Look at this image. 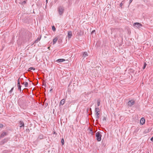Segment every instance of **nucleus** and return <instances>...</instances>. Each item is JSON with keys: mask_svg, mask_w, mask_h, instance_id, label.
<instances>
[{"mask_svg": "<svg viewBox=\"0 0 153 153\" xmlns=\"http://www.w3.org/2000/svg\"><path fill=\"white\" fill-rule=\"evenodd\" d=\"M95 113H99L100 109L98 108H95Z\"/></svg>", "mask_w": 153, "mask_h": 153, "instance_id": "2eb2a0df", "label": "nucleus"}, {"mask_svg": "<svg viewBox=\"0 0 153 153\" xmlns=\"http://www.w3.org/2000/svg\"><path fill=\"white\" fill-rule=\"evenodd\" d=\"M19 3L22 4H23L26 3V1H24L22 2H21V3L19 2Z\"/></svg>", "mask_w": 153, "mask_h": 153, "instance_id": "bb28decb", "label": "nucleus"}, {"mask_svg": "<svg viewBox=\"0 0 153 153\" xmlns=\"http://www.w3.org/2000/svg\"><path fill=\"white\" fill-rule=\"evenodd\" d=\"M96 134H100V132H99V131H98V132H97L96 133Z\"/></svg>", "mask_w": 153, "mask_h": 153, "instance_id": "58836bf2", "label": "nucleus"}, {"mask_svg": "<svg viewBox=\"0 0 153 153\" xmlns=\"http://www.w3.org/2000/svg\"><path fill=\"white\" fill-rule=\"evenodd\" d=\"M41 35H40V37L37 38V39L34 42V43H37L41 39Z\"/></svg>", "mask_w": 153, "mask_h": 153, "instance_id": "9b49d317", "label": "nucleus"}, {"mask_svg": "<svg viewBox=\"0 0 153 153\" xmlns=\"http://www.w3.org/2000/svg\"><path fill=\"white\" fill-rule=\"evenodd\" d=\"M24 85H25V87H27L28 85V82H25V84Z\"/></svg>", "mask_w": 153, "mask_h": 153, "instance_id": "5701e85b", "label": "nucleus"}, {"mask_svg": "<svg viewBox=\"0 0 153 153\" xmlns=\"http://www.w3.org/2000/svg\"><path fill=\"white\" fill-rule=\"evenodd\" d=\"M145 120L144 118H142L141 119L140 121V123L142 125H143L145 123Z\"/></svg>", "mask_w": 153, "mask_h": 153, "instance_id": "6e6552de", "label": "nucleus"}, {"mask_svg": "<svg viewBox=\"0 0 153 153\" xmlns=\"http://www.w3.org/2000/svg\"><path fill=\"white\" fill-rule=\"evenodd\" d=\"M64 10V8L60 6L59 7V12L60 15L62 14L63 13Z\"/></svg>", "mask_w": 153, "mask_h": 153, "instance_id": "f03ea898", "label": "nucleus"}, {"mask_svg": "<svg viewBox=\"0 0 153 153\" xmlns=\"http://www.w3.org/2000/svg\"><path fill=\"white\" fill-rule=\"evenodd\" d=\"M3 127V125L2 124H0V128H2Z\"/></svg>", "mask_w": 153, "mask_h": 153, "instance_id": "c756f323", "label": "nucleus"}, {"mask_svg": "<svg viewBox=\"0 0 153 153\" xmlns=\"http://www.w3.org/2000/svg\"><path fill=\"white\" fill-rule=\"evenodd\" d=\"M146 64L145 63L144 64V66L143 67V69H144L146 67Z\"/></svg>", "mask_w": 153, "mask_h": 153, "instance_id": "473e14b6", "label": "nucleus"}, {"mask_svg": "<svg viewBox=\"0 0 153 153\" xmlns=\"http://www.w3.org/2000/svg\"><path fill=\"white\" fill-rule=\"evenodd\" d=\"M13 89H14V87H13L11 88V89L9 91V93L10 94H11L12 92L13 91Z\"/></svg>", "mask_w": 153, "mask_h": 153, "instance_id": "b1692460", "label": "nucleus"}, {"mask_svg": "<svg viewBox=\"0 0 153 153\" xmlns=\"http://www.w3.org/2000/svg\"><path fill=\"white\" fill-rule=\"evenodd\" d=\"M6 135V134H1V135L0 137V138H2L5 135Z\"/></svg>", "mask_w": 153, "mask_h": 153, "instance_id": "c85d7f7f", "label": "nucleus"}, {"mask_svg": "<svg viewBox=\"0 0 153 153\" xmlns=\"http://www.w3.org/2000/svg\"><path fill=\"white\" fill-rule=\"evenodd\" d=\"M35 70V68H33V67H30V68L28 69V71H31V70Z\"/></svg>", "mask_w": 153, "mask_h": 153, "instance_id": "f3484780", "label": "nucleus"}, {"mask_svg": "<svg viewBox=\"0 0 153 153\" xmlns=\"http://www.w3.org/2000/svg\"><path fill=\"white\" fill-rule=\"evenodd\" d=\"M90 134H93V133H94V132H93V131L91 129L90 130Z\"/></svg>", "mask_w": 153, "mask_h": 153, "instance_id": "2f4dec72", "label": "nucleus"}, {"mask_svg": "<svg viewBox=\"0 0 153 153\" xmlns=\"http://www.w3.org/2000/svg\"><path fill=\"white\" fill-rule=\"evenodd\" d=\"M52 90V89H51V90H50V91H51V90Z\"/></svg>", "mask_w": 153, "mask_h": 153, "instance_id": "49530a36", "label": "nucleus"}, {"mask_svg": "<svg viewBox=\"0 0 153 153\" xmlns=\"http://www.w3.org/2000/svg\"><path fill=\"white\" fill-rule=\"evenodd\" d=\"M65 61V59H59L57 60L56 61V62L57 63H59L61 62H62L63 61Z\"/></svg>", "mask_w": 153, "mask_h": 153, "instance_id": "0eeeda50", "label": "nucleus"}, {"mask_svg": "<svg viewBox=\"0 0 153 153\" xmlns=\"http://www.w3.org/2000/svg\"><path fill=\"white\" fill-rule=\"evenodd\" d=\"M65 100L64 99H62L60 102L59 105L60 106L63 105L65 103Z\"/></svg>", "mask_w": 153, "mask_h": 153, "instance_id": "1a4fd4ad", "label": "nucleus"}, {"mask_svg": "<svg viewBox=\"0 0 153 153\" xmlns=\"http://www.w3.org/2000/svg\"><path fill=\"white\" fill-rule=\"evenodd\" d=\"M46 1L47 3L48 2V0H46Z\"/></svg>", "mask_w": 153, "mask_h": 153, "instance_id": "37998d69", "label": "nucleus"}, {"mask_svg": "<svg viewBox=\"0 0 153 153\" xmlns=\"http://www.w3.org/2000/svg\"><path fill=\"white\" fill-rule=\"evenodd\" d=\"M72 36V33L71 31H68V38L69 39Z\"/></svg>", "mask_w": 153, "mask_h": 153, "instance_id": "ddd939ff", "label": "nucleus"}, {"mask_svg": "<svg viewBox=\"0 0 153 153\" xmlns=\"http://www.w3.org/2000/svg\"><path fill=\"white\" fill-rule=\"evenodd\" d=\"M27 88H24L23 90H27Z\"/></svg>", "mask_w": 153, "mask_h": 153, "instance_id": "a19ab883", "label": "nucleus"}, {"mask_svg": "<svg viewBox=\"0 0 153 153\" xmlns=\"http://www.w3.org/2000/svg\"><path fill=\"white\" fill-rule=\"evenodd\" d=\"M91 33H95V34L96 33H95V30H94L93 31H92V32H91Z\"/></svg>", "mask_w": 153, "mask_h": 153, "instance_id": "72a5a7b5", "label": "nucleus"}, {"mask_svg": "<svg viewBox=\"0 0 153 153\" xmlns=\"http://www.w3.org/2000/svg\"><path fill=\"white\" fill-rule=\"evenodd\" d=\"M7 140H8L7 139H6V140L5 139H4L1 142V143H2L1 144H4V143L6 142L7 141Z\"/></svg>", "mask_w": 153, "mask_h": 153, "instance_id": "aec40b11", "label": "nucleus"}, {"mask_svg": "<svg viewBox=\"0 0 153 153\" xmlns=\"http://www.w3.org/2000/svg\"><path fill=\"white\" fill-rule=\"evenodd\" d=\"M100 100H98L97 101V105L98 106H99L100 105Z\"/></svg>", "mask_w": 153, "mask_h": 153, "instance_id": "a211bd4d", "label": "nucleus"}, {"mask_svg": "<svg viewBox=\"0 0 153 153\" xmlns=\"http://www.w3.org/2000/svg\"><path fill=\"white\" fill-rule=\"evenodd\" d=\"M88 55V53L87 52H84L83 53L82 57L84 58L86 57Z\"/></svg>", "mask_w": 153, "mask_h": 153, "instance_id": "4468645a", "label": "nucleus"}, {"mask_svg": "<svg viewBox=\"0 0 153 153\" xmlns=\"http://www.w3.org/2000/svg\"><path fill=\"white\" fill-rule=\"evenodd\" d=\"M99 115L100 113H95V118L97 120L99 118Z\"/></svg>", "mask_w": 153, "mask_h": 153, "instance_id": "f8f14e48", "label": "nucleus"}, {"mask_svg": "<svg viewBox=\"0 0 153 153\" xmlns=\"http://www.w3.org/2000/svg\"><path fill=\"white\" fill-rule=\"evenodd\" d=\"M6 151H4L3 152H4V153H5V152H6Z\"/></svg>", "mask_w": 153, "mask_h": 153, "instance_id": "ea45409f", "label": "nucleus"}, {"mask_svg": "<svg viewBox=\"0 0 153 153\" xmlns=\"http://www.w3.org/2000/svg\"><path fill=\"white\" fill-rule=\"evenodd\" d=\"M135 103V101L133 100H129L128 103V105L129 107H131Z\"/></svg>", "mask_w": 153, "mask_h": 153, "instance_id": "7ed1b4c3", "label": "nucleus"}, {"mask_svg": "<svg viewBox=\"0 0 153 153\" xmlns=\"http://www.w3.org/2000/svg\"><path fill=\"white\" fill-rule=\"evenodd\" d=\"M83 34V32H82L81 31H80V32L79 33V35L80 36H81Z\"/></svg>", "mask_w": 153, "mask_h": 153, "instance_id": "cd10ccee", "label": "nucleus"}, {"mask_svg": "<svg viewBox=\"0 0 153 153\" xmlns=\"http://www.w3.org/2000/svg\"><path fill=\"white\" fill-rule=\"evenodd\" d=\"M19 125L20 128L24 127L25 126L24 123L22 121H20L19 122Z\"/></svg>", "mask_w": 153, "mask_h": 153, "instance_id": "20e7f679", "label": "nucleus"}, {"mask_svg": "<svg viewBox=\"0 0 153 153\" xmlns=\"http://www.w3.org/2000/svg\"><path fill=\"white\" fill-rule=\"evenodd\" d=\"M20 78H19L18 80V85H20Z\"/></svg>", "mask_w": 153, "mask_h": 153, "instance_id": "6ab92c4d", "label": "nucleus"}, {"mask_svg": "<svg viewBox=\"0 0 153 153\" xmlns=\"http://www.w3.org/2000/svg\"><path fill=\"white\" fill-rule=\"evenodd\" d=\"M151 140L152 141H153V137L151 138Z\"/></svg>", "mask_w": 153, "mask_h": 153, "instance_id": "e433bc0d", "label": "nucleus"}, {"mask_svg": "<svg viewBox=\"0 0 153 153\" xmlns=\"http://www.w3.org/2000/svg\"><path fill=\"white\" fill-rule=\"evenodd\" d=\"M151 129H152L151 128H147L144 131V132L145 133H148L149 132L151 131Z\"/></svg>", "mask_w": 153, "mask_h": 153, "instance_id": "423d86ee", "label": "nucleus"}, {"mask_svg": "<svg viewBox=\"0 0 153 153\" xmlns=\"http://www.w3.org/2000/svg\"><path fill=\"white\" fill-rule=\"evenodd\" d=\"M58 38L57 37V36L56 37L54 38L53 39V44L54 45L55 44L57 41V40H58Z\"/></svg>", "mask_w": 153, "mask_h": 153, "instance_id": "9d476101", "label": "nucleus"}, {"mask_svg": "<svg viewBox=\"0 0 153 153\" xmlns=\"http://www.w3.org/2000/svg\"><path fill=\"white\" fill-rule=\"evenodd\" d=\"M106 120V117H104L103 119H102V121L103 122H105Z\"/></svg>", "mask_w": 153, "mask_h": 153, "instance_id": "a878e982", "label": "nucleus"}, {"mask_svg": "<svg viewBox=\"0 0 153 153\" xmlns=\"http://www.w3.org/2000/svg\"><path fill=\"white\" fill-rule=\"evenodd\" d=\"M4 134H6L4 132Z\"/></svg>", "mask_w": 153, "mask_h": 153, "instance_id": "a18cd8bd", "label": "nucleus"}, {"mask_svg": "<svg viewBox=\"0 0 153 153\" xmlns=\"http://www.w3.org/2000/svg\"><path fill=\"white\" fill-rule=\"evenodd\" d=\"M123 5V3H122V2L121 3H120V6L121 7H122Z\"/></svg>", "mask_w": 153, "mask_h": 153, "instance_id": "f704fd0d", "label": "nucleus"}, {"mask_svg": "<svg viewBox=\"0 0 153 153\" xmlns=\"http://www.w3.org/2000/svg\"><path fill=\"white\" fill-rule=\"evenodd\" d=\"M53 134H56L55 132H54Z\"/></svg>", "mask_w": 153, "mask_h": 153, "instance_id": "79ce46f5", "label": "nucleus"}, {"mask_svg": "<svg viewBox=\"0 0 153 153\" xmlns=\"http://www.w3.org/2000/svg\"><path fill=\"white\" fill-rule=\"evenodd\" d=\"M61 143L62 145H63L64 143V140L63 138L62 139Z\"/></svg>", "mask_w": 153, "mask_h": 153, "instance_id": "4be33fe9", "label": "nucleus"}, {"mask_svg": "<svg viewBox=\"0 0 153 153\" xmlns=\"http://www.w3.org/2000/svg\"><path fill=\"white\" fill-rule=\"evenodd\" d=\"M20 82H21V83L22 85H24L25 84V82H22V81H21V79H20Z\"/></svg>", "mask_w": 153, "mask_h": 153, "instance_id": "7c9ffc66", "label": "nucleus"}, {"mask_svg": "<svg viewBox=\"0 0 153 153\" xmlns=\"http://www.w3.org/2000/svg\"><path fill=\"white\" fill-rule=\"evenodd\" d=\"M21 81H22V79H23V78H21Z\"/></svg>", "mask_w": 153, "mask_h": 153, "instance_id": "c03bdc74", "label": "nucleus"}, {"mask_svg": "<svg viewBox=\"0 0 153 153\" xmlns=\"http://www.w3.org/2000/svg\"><path fill=\"white\" fill-rule=\"evenodd\" d=\"M52 30H53V31H55L56 30V28L54 26H52Z\"/></svg>", "mask_w": 153, "mask_h": 153, "instance_id": "393cba45", "label": "nucleus"}, {"mask_svg": "<svg viewBox=\"0 0 153 153\" xmlns=\"http://www.w3.org/2000/svg\"><path fill=\"white\" fill-rule=\"evenodd\" d=\"M23 92V90L22 91V90H21V91H20V93H22Z\"/></svg>", "mask_w": 153, "mask_h": 153, "instance_id": "4c0bfd02", "label": "nucleus"}, {"mask_svg": "<svg viewBox=\"0 0 153 153\" xmlns=\"http://www.w3.org/2000/svg\"><path fill=\"white\" fill-rule=\"evenodd\" d=\"M133 26L135 28H139L142 26V25L140 23L135 22L134 23Z\"/></svg>", "mask_w": 153, "mask_h": 153, "instance_id": "f257e3e1", "label": "nucleus"}, {"mask_svg": "<svg viewBox=\"0 0 153 153\" xmlns=\"http://www.w3.org/2000/svg\"><path fill=\"white\" fill-rule=\"evenodd\" d=\"M21 87H22V86L21 85H18V89L19 91H21Z\"/></svg>", "mask_w": 153, "mask_h": 153, "instance_id": "412c9836", "label": "nucleus"}, {"mask_svg": "<svg viewBox=\"0 0 153 153\" xmlns=\"http://www.w3.org/2000/svg\"><path fill=\"white\" fill-rule=\"evenodd\" d=\"M30 33V35H31V33Z\"/></svg>", "mask_w": 153, "mask_h": 153, "instance_id": "de8ad7c7", "label": "nucleus"}, {"mask_svg": "<svg viewBox=\"0 0 153 153\" xmlns=\"http://www.w3.org/2000/svg\"><path fill=\"white\" fill-rule=\"evenodd\" d=\"M101 134H96V137L97 138V140L98 141H100L101 140Z\"/></svg>", "mask_w": 153, "mask_h": 153, "instance_id": "39448f33", "label": "nucleus"}, {"mask_svg": "<svg viewBox=\"0 0 153 153\" xmlns=\"http://www.w3.org/2000/svg\"><path fill=\"white\" fill-rule=\"evenodd\" d=\"M132 1H133V0H129V4H131V3L132 2Z\"/></svg>", "mask_w": 153, "mask_h": 153, "instance_id": "c9c22d12", "label": "nucleus"}, {"mask_svg": "<svg viewBox=\"0 0 153 153\" xmlns=\"http://www.w3.org/2000/svg\"><path fill=\"white\" fill-rule=\"evenodd\" d=\"M45 137L44 136L43 134H40L38 137V138L40 139H42L44 138Z\"/></svg>", "mask_w": 153, "mask_h": 153, "instance_id": "dca6fc26", "label": "nucleus"}]
</instances>
